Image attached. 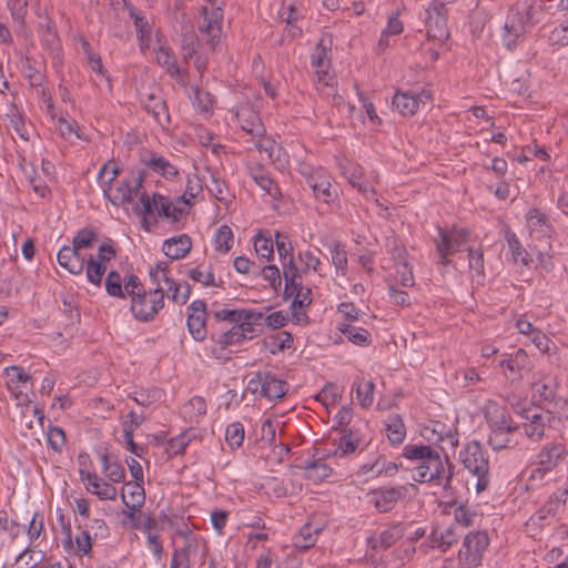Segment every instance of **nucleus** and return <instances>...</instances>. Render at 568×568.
<instances>
[{
  "label": "nucleus",
  "instance_id": "79ce46f5",
  "mask_svg": "<svg viewBox=\"0 0 568 568\" xmlns=\"http://www.w3.org/2000/svg\"><path fill=\"white\" fill-rule=\"evenodd\" d=\"M234 244V234L229 225L219 226L213 235L212 245L215 252L226 254Z\"/></svg>",
  "mask_w": 568,
  "mask_h": 568
},
{
  "label": "nucleus",
  "instance_id": "49530a36",
  "mask_svg": "<svg viewBox=\"0 0 568 568\" xmlns=\"http://www.w3.org/2000/svg\"><path fill=\"white\" fill-rule=\"evenodd\" d=\"M187 275L191 280L201 283L205 287H219L222 285V280L216 277L209 266L199 265L191 268Z\"/></svg>",
  "mask_w": 568,
  "mask_h": 568
},
{
  "label": "nucleus",
  "instance_id": "f3484780",
  "mask_svg": "<svg viewBox=\"0 0 568 568\" xmlns=\"http://www.w3.org/2000/svg\"><path fill=\"white\" fill-rule=\"evenodd\" d=\"M155 54V60L171 77L183 82L185 71L179 67L171 49L164 43L161 37H155V44L151 49Z\"/></svg>",
  "mask_w": 568,
  "mask_h": 568
},
{
  "label": "nucleus",
  "instance_id": "bb28decb",
  "mask_svg": "<svg viewBox=\"0 0 568 568\" xmlns=\"http://www.w3.org/2000/svg\"><path fill=\"white\" fill-rule=\"evenodd\" d=\"M404 496V488L388 487L376 490L371 494V503L375 508L385 513L394 507V505Z\"/></svg>",
  "mask_w": 568,
  "mask_h": 568
},
{
  "label": "nucleus",
  "instance_id": "8fccbe9b",
  "mask_svg": "<svg viewBox=\"0 0 568 568\" xmlns=\"http://www.w3.org/2000/svg\"><path fill=\"white\" fill-rule=\"evenodd\" d=\"M263 344L272 354H277L292 347L293 336L291 333L283 331L276 335L268 336L264 339Z\"/></svg>",
  "mask_w": 568,
  "mask_h": 568
},
{
  "label": "nucleus",
  "instance_id": "b1692460",
  "mask_svg": "<svg viewBox=\"0 0 568 568\" xmlns=\"http://www.w3.org/2000/svg\"><path fill=\"white\" fill-rule=\"evenodd\" d=\"M4 373L7 376V388L12 396L19 403L29 402L28 395L24 393V388H27L31 376L18 366L7 367Z\"/></svg>",
  "mask_w": 568,
  "mask_h": 568
},
{
  "label": "nucleus",
  "instance_id": "c756f323",
  "mask_svg": "<svg viewBox=\"0 0 568 568\" xmlns=\"http://www.w3.org/2000/svg\"><path fill=\"white\" fill-rule=\"evenodd\" d=\"M403 536L400 525L390 526L379 532H374L367 537V544L372 550L386 549Z\"/></svg>",
  "mask_w": 568,
  "mask_h": 568
},
{
  "label": "nucleus",
  "instance_id": "4468645a",
  "mask_svg": "<svg viewBox=\"0 0 568 568\" xmlns=\"http://www.w3.org/2000/svg\"><path fill=\"white\" fill-rule=\"evenodd\" d=\"M489 545V538L485 531L470 532L465 537L459 550V558L468 566L477 567L481 564V557Z\"/></svg>",
  "mask_w": 568,
  "mask_h": 568
},
{
  "label": "nucleus",
  "instance_id": "473e14b6",
  "mask_svg": "<svg viewBox=\"0 0 568 568\" xmlns=\"http://www.w3.org/2000/svg\"><path fill=\"white\" fill-rule=\"evenodd\" d=\"M144 163L150 170L162 175L166 180H175L179 176L178 168L160 154L151 153L144 158Z\"/></svg>",
  "mask_w": 568,
  "mask_h": 568
},
{
  "label": "nucleus",
  "instance_id": "3c124183",
  "mask_svg": "<svg viewBox=\"0 0 568 568\" xmlns=\"http://www.w3.org/2000/svg\"><path fill=\"white\" fill-rule=\"evenodd\" d=\"M295 284L296 285L285 286L286 292L290 295H294L291 305L292 310L308 306L312 303L311 290L303 286L302 280L297 281Z\"/></svg>",
  "mask_w": 568,
  "mask_h": 568
},
{
  "label": "nucleus",
  "instance_id": "603ef678",
  "mask_svg": "<svg viewBox=\"0 0 568 568\" xmlns=\"http://www.w3.org/2000/svg\"><path fill=\"white\" fill-rule=\"evenodd\" d=\"M397 261L396 273L399 278V283L405 287H410L415 283L412 267L406 262L405 251L402 248L397 250V254L394 256Z\"/></svg>",
  "mask_w": 568,
  "mask_h": 568
},
{
  "label": "nucleus",
  "instance_id": "9d476101",
  "mask_svg": "<svg viewBox=\"0 0 568 568\" xmlns=\"http://www.w3.org/2000/svg\"><path fill=\"white\" fill-rule=\"evenodd\" d=\"M115 255L116 250L111 242H105L99 245L97 253L90 254L84 267L88 282L100 287L103 275L108 270V265Z\"/></svg>",
  "mask_w": 568,
  "mask_h": 568
},
{
  "label": "nucleus",
  "instance_id": "864d4df0",
  "mask_svg": "<svg viewBox=\"0 0 568 568\" xmlns=\"http://www.w3.org/2000/svg\"><path fill=\"white\" fill-rule=\"evenodd\" d=\"M374 388L375 385L373 381L361 378L355 385L354 389L356 390L358 403L362 407H369L374 402Z\"/></svg>",
  "mask_w": 568,
  "mask_h": 568
},
{
  "label": "nucleus",
  "instance_id": "ddd939ff",
  "mask_svg": "<svg viewBox=\"0 0 568 568\" xmlns=\"http://www.w3.org/2000/svg\"><path fill=\"white\" fill-rule=\"evenodd\" d=\"M307 186L313 191L314 197L326 204H332L338 199V192L332 186L331 176L323 170L303 172Z\"/></svg>",
  "mask_w": 568,
  "mask_h": 568
},
{
  "label": "nucleus",
  "instance_id": "e433bc0d",
  "mask_svg": "<svg viewBox=\"0 0 568 568\" xmlns=\"http://www.w3.org/2000/svg\"><path fill=\"white\" fill-rule=\"evenodd\" d=\"M102 474L114 484L122 483L125 479V470L121 464L112 459L106 450L99 454Z\"/></svg>",
  "mask_w": 568,
  "mask_h": 568
},
{
  "label": "nucleus",
  "instance_id": "5701e85b",
  "mask_svg": "<svg viewBox=\"0 0 568 568\" xmlns=\"http://www.w3.org/2000/svg\"><path fill=\"white\" fill-rule=\"evenodd\" d=\"M432 100V94L427 91H423L417 94H410L407 92H397L392 101L393 108L400 114L407 116L415 114L420 104H425Z\"/></svg>",
  "mask_w": 568,
  "mask_h": 568
},
{
  "label": "nucleus",
  "instance_id": "a18cd8bd",
  "mask_svg": "<svg viewBox=\"0 0 568 568\" xmlns=\"http://www.w3.org/2000/svg\"><path fill=\"white\" fill-rule=\"evenodd\" d=\"M181 413L191 423H199L206 414V402L201 396H194L183 405Z\"/></svg>",
  "mask_w": 568,
  "mask_h": 568
},
{
  "label": "nucleus",
  "instance_id": "aec40b11",
  "mask_svg": "<svg viewBox=\"0 0 568 568\" xmlns=\"http://www.w3.org/2000/svg\"><path fill=\"white\" fill-rule=\"evenodd\" d=\"M80 479L85 489L101 500H114L118 491L111 484L102 480L94 471L80 468Z\"/></svg>",
  "mask_w": 568,
  "mask_h": 568
},
{
  "label": "nucleus",
  "instance_id": "39448f33",
  "mask_svg": "<svg viewBox=\"0 0 568 568\" xmlns=\"http://www.w3.org/2000/svg\"><path fill=\"white\" fill-rule=\"evenodd\" d=\"M187 206L176 202H170L163 195L153 193L150 196L142 185L139 193L135 196V201L132 203V211L140 216H143V221L146 223L149 216L158 214L159 216L171 219L176 221L183 213L187 211Z\"/></svg>",
  "mask_w": 568,
  "mask_h": 568
},
{
  "label": "nucleus",
  "instance_id": "c85d7f7f",
  "mask_svg": "<svg viewBox=\"0 0 568 568\" xmlns=\"http://www.w3.org/2000/svg\"><path fill=\"white\" fill-rule=\"evenodd\" d=\"M234 118L241 129L252 136L260 138L265 132L261 119L250 108H241L236 111Z\"/></svg>",
  "mask_w": 568,
  "mask_h": 568
},
{
  "label": "nucleus",
  "instance_id": "338daca9",
  "mask_svg": "<svg viewBox=\"0 0 568 568\" xmlns=\"http://www.w3.org/2000/svg\"><path fill=\"white\" fill-rule=\"evenodd\" d=\"M207 191L219 201L225 202L227 200V189L225 183L217 176L216 173L210 172V183L206 185Z\"/></svg>",
  "mask_w": 568,
  "mask_h": 568
},
{
  "label": "nucleus",
  "instance_id": "dca6fc26",
  "mask_svg": "<svg viewBox=\"0 0 568 568\" xmlns=\"http://www.w3.org/2000/svg\"><path fill=\"white\" fill-rule=\"evenodd\" d=\"M427 34L439 42L448 39L447 12L443 3L432 2L427 9Z\"/></svg>",
  "mask_w": 568,
  "mask_h": 568
},
{
  "label": "nucleus",
  "instance_id": "0e129e2a",
  "mask_svg": "<svg viewBox=\"0 0 568 568\" xmlns=\"http://www.w3.org/2000/svg\"><path fill=\"white\" fill-rule=\"evenodd\" d=\"M192 103L199 112L207 114L212 111L214 101L209 92L196 88L193 90Z\"/></svg>",
  "mask_w": 568,
  "mask_h": 568
},
{
  "label": "nucleus",
  "instance_id": "4d7b16f0",
  "mask_svg": "<svg viewBox=\"0 0 568 568\" xmlns=\"http://www.w3.org/2000/svg\"><path fill=\"white\" fill-rule=\"evenodd\" d=\"M98 235L91 229H82L73 237L72 243L79 248L89 253L97 246Z\"/></svg>",
  "mask_w": 568,
  "mask_h": 568
},
{
  "label": "nucleus",
  "instance_id": "09e8293b",
  "mask_svg": "<svg viewBox=\"0 0 568 568\" xmlns=\"http://www.w3.org/2000/svg\"><path fill=\"white\" fill-rule=\"evenodd\" d=\"M333 469L323 460L316 459L304 467V475L313 483H322L331 477Z\"/></svg>",
  "mask_w": 568,
  "mask_h": 568
},
{
  "label": "nucleus",
  "instance_id": "69168bd1",
  "mask_svg": "<svg viewBox=\"0 0 568 568\" xmlns=\"http://www.w3.org/2000/svg\"><path fill=\"white\" fill-rule=\"evenodd\" d=\"M386 435L392 444H400L406 435L405 426L398 417L389 418L386 425Z\"/></svg>",
  "mask_w": 568,
  "mask_h": 568
},
{
  "label": "nucleus",
  "instance_id": "393cba45",
  "mask_svg": "<svg viewBox=\"0 0 568 568\" xmlns=\"http://www.w3.org/2000/svg\"><path fill=\"white\" fill-rule=\"evenodd\" d=\"M526 229L532 239L548 237L552 232L548 217L538 209H530L526 213Z\"/></svg>",
  "mask_w": 568,
  "mask_h": 568
},
{
  "label": "nucleus",
  "instance_id": "20e7f679",
  "mask_svg": "<svg viewBox=\"0 0 568 568\" xmlns=\"http://www.w3.org/2000/svg\"><path fill=\"white\" fill-rule=\"evenodd\" d=\"M566 455V447L552 443L542 446L527 469L528 487L534 489L554 480V474Z\"/></svg>",
  "mask_w": 568,
  "mask_h": 568
},
{
  "label": "nucleus",
  "instance_id": "4be33fe9",
  "mask_svg": "<svg viewBox=\"0 0 568 568\" xmlns=\"http://www.w3.org/2000/svg\"><path fill=\"white\" fill-rule=\"evenodd\" d=\"M263 312L256 308H241L235 327L243 341L257 336V326L262 324Z\"/></svg>",
  "mask_w": 568,
  "mask_h": 568
},
{
  "label": "nucleus",
  "instance_id": "2f4dec72",
  "mask_svg": "<svg viewBox=\"0 0 568 568\" xmlns=\"http://www.w3.org/2000/svg\"><path fill=\"white\" fill-rule=\"evenodd\" d=\"M557 383L549 375H536L531 384L532 397L538 402H551L556 395Z\"/></svg>",
  "mask_w": 568,
  "mask_h": 568
},
{
  "label": "nucleus",
  "instance_id": "7ed1b4c3",
  "mask_svg": "<svg viewBox=\"0 0 568 568\" xmlns=\"http://www.w3.org/2000/svg\"><path fill=\"white\" fill-rule=\"evenodd\" d=\"M124 290L131 298V311L140 321L151 320L164 306V294L162 288H154L145 292L135 275L125 277Z\"/></svg>",
  "mask_w": 568,
  "mask_h": 568
},
{
  "label": "nucleus",
  "instance_id": "052dcab7",
  "mask_svg": "<svg viewBox=\"0 0 568 568\" xmlns=\"http://www.w3.org/2000/svg\"><path fill=\"white\" fill-rule=\"evenodd\" d=\"M169 297L182 305L185 304L190 297V286L187 283H176L172 281L166 287L165 291Z\"/></svg>",
  "mask_w": 568,
  "mask_h": 568
},
{
  "label": "nucleus",
  "instance_id": "1a4fd4ad",
  "mask_svg": "<svg viewBox=\"0 0 568 568\" xmlns=\"http://www.w3.org/2000/svg\"><path fill=\"white\" fill-rule=\"evenodd\" d=\"M331 37H322L311 57V64L314 70L316 85L318 88L333 85L334 82V75L331 71Z\"/></svg>",
  "mask_w": 568,
  "mask_h": 568
},
{
  "label": "nucleus",
  "instance_id": "0eeeda50",
  "mask_svg": "<svg viewBox=\"0 0 568 568\" xmlns=\"http://www.w3.org/2000/svg\"><path fill=\"white\" fill-rule=\"evenodd\" d=\"M223 9L221 6H203L197 19V30L206 44L215 50L223 34Z\"/></svg>",
  "mask_w": 568,
  "mask_h": 568
},
{
  "label": "nucleus",
  "instance_id": "c03bdc74",
  "mask_svg": "<svg viewBox=\"0 0 568 568\" xmlns=\"http://www.w3.org/2000/svg\"><path fill=\"white\" fill-rule=\"evenodd\" d=\"M288 390L287 384L275 377L270 373H265L264 376V392L263 397L267 399H278L282 398Z\"/></svg>",
  "mask_w": 568,
  "mask_h": 568
},
{
  "label": "nucleus",
  "instance_id": "9b49d317",
  "mask_svg": "<svg viewBox=\"0 0 568 568\" xmlns=\"http://www.w3.org/2000/svg\"><path fill=\"white\" fill-rule=\"evenodd\" d=\"M469 232L466 229H454L444 231L438 229V240L436 241V254L442 265L447 266L452 263L450 256L467 243Z\"/></svg>",
  "mask_w": 568,
  "mask_h": 568
},
{
  "label": "nucleus",
  "instance_id": "412c9836",
  "mask_svg": "<svg viewBox=\"0 0 568 568\" xmlns=\"http://www.w3.org/2000/svg\"><path fill=\"white\" fill-rule=\"evenodd\" d=\"M180 45L183 53V59L187 60L194 57L195 69L200 74H202L206 70V60L201 55H197V48L200 47V43L192 26L182 27Z\"/></svg>",
  "mask_w": 568,
  "mask_h": 568
},
{
  "label": "nucleus",
  "instance_id": "2eb2a0df",
  "mask_svg": "<svg viewBox=\"0 0 568 568\" xmlns=\"http://www.w3.org/2000/svg\"><path fill=\"white\" fill-rule=\"evenodd\" d=\"M464 467L473 475H483L489 471V462L486 453L478 442H470L459 453Z\"/></svg>",
  "mask_w": 568,
  "mask_h": 568
},
{
  "label": "nucleus",
  "instance_id": "e2e57ef3",
  "mask_svg": "<svg viewBox=\"0 0 568 568\" xmlns=\"http://www.w3.org/2000/svg\"><path fill=\"white\" fill-rule=\"evenodd\" d=\"M403 30H404L403 22L396 16L389 17L387 24L382 32V36H381V39L378 42V47H381L383 49L388 47V44H389L388 38L390 36L400 34L403 32Z\"/></svg>",
  "mask_w": 568,
  "mask_h": 568
},
{
  "label": "nucleus",
  "instance_id": "de8ad7c7",
  "mask_svg": "<svg viewBox=\"0 0 568 568\" xmlns=\"http://www.w3.org/2000/svg\"><path fill=\"white\" fill-rule=\"evenodd\" d=\"M7 7L13 22L18 27V32L26 37L27 30L24 21L28 13V0H7Z\"/></svg>",
  "mask_w": 568,
  "mask_h": 568
},
{
  "label": "nucleus",
  "instance_id": "f8f14e48",
  "mask_svg": "<svg viewBox=\"0 0 568 568\" xmlns=\"http://www.w3.org/2000/svg\"><path fill=\"white\" fill-rule=\"evenodd\" d=\"M520 415L525 419L523 423L525 435L534 442H539L544 437L547 427L554 419L550 410L539 407L524 409Z\"/></svg>",
  "mask_w": 568,
  "mask_h": 568
},
{
  "label": "nucleus",
  "instance_id": "a878e982",
  "mask_svg": "<svg viewBox=\"0 0 568 568\" xmlns=\"http://www.w3.org/2000/svg\"><path fill=\"white\" fill-rule=\"evenodd\" d=\"M484 415L489 429L499 427H517L513 423L507 409L496 402H488L485 404Z\"/></svg>",
  "mask_w": 568,
  "mask_h": 568
},
{
  "label": "nucleus",
  "instance_id": "4c0bfd02",
  "mask_svg": "<svg viewBox=\"0 0 568 568\" xmlns=\"http://www.w3.org/2000/svg\"><path fill=\"white\" fill-rule=\"evenodd\" d=\"M516 430L517 427L493 428L488 436V443L494 450L513 447L517 444L513 438Z\"/></svg>",
  "mask_w": 568,
  "mask_h": 568
},
{
  "label": "nucleus",
  "instance_id": "680f3d73",
  "mask_svg": "<svg viewBox=\"0 0 568 568\" xmlns=\"http://www.w3.org/2000/svg\"><path fill=\"white\" fill-rule=\"evenodd\" d=\"M281 263L285 286L296 285L295 283L302 280V277L298 267L295 265L294 255L281 258Z\"/></svg>",
  "mask_w": 568,
  "mask_h": 568
},
{
  "label": "nucleus",
  "instance_id": "6e6d98bb",
  "mask_svg": "<svg viewBox=\"0 0 568 568\" xmlns=\"http://www.w3.org/2000/svg\"><path fill=\"white\" fill-rule=\"evenodd\" d=\"M124 282L125 278L122 280L121 275L118 272L110 271L105 278L106 293L114 297H128V293L124 290Z\"/></svg>",
  "mask_w": 568,
  "mask_h": 568
},
{
  "label": "nucleus",
  "instance_id": "ea45409f",
  "mask_svg": "<svg viewBox=\"0 0 568 568\" xmlns=\"http://www.w3.org/2000/svg\"><path fill=\"white\" fill-rule=\"evenodd\" d=\"M203 194V182L196 173H190L186 179L185 192L179 197L184 206L192 205Z\"/></svg>",
  "mask_w": 568,
  "mask_h": 568
},
{
  "label": "nucleus",
  "instance_id": "bf43d9fd",
  "mask_svg": "<svg viewBox=\"0 0 568 568\" xmlns=\"http://www.w3.org/2000/svg\"><path fill=\"white\" fill-rule=\"evenodd\" d=\"M244 426L240 422L230 424L225 429V442L231 449L241 447L244 440Z\"/></svg>",
  "mask_w": 568,
  "mask_h": 568
},
{
  "label": "nucleus",
  "instance_id": "72a5a7b5",
  "mask_svg": "<svg viewBox=\"0 0 568 568\" xmlns=\"http://www.w3.org/2000/svg\"><path fill=\"white\" fill-rule=\"evenodd\" d=\"M505 239L508 244L510 258L513 263L516 265L529 267L532 263V257L527 252V250L521 245L517 235L513 231L507 230L505 232Z\"/></svg>",
  "mask_w": 568,
  "mask_h": 568
},
{
  "label": "nucleus",
  "instance_id": "13d9d810",
  "mask_svg": "<svg viewBox=\"0 0 568 568\" xmlns=\"http://www.w3.org/2000/svg\"><path fill=\"white\" fill-rule=\"evenodd\" d=\"M150 276L152 281L156 284V288H162L163 292L165 287L173 281L169 276V264L166 262H158L150 268Z\"/></svg>",
  "mask_w": 568,
  "mask_h": 568
},
{
  "label": "nucleus",
  "instance_id": "cd10ccee",
  "mask_svg": "<svg viewBox=\"0 0 568 568\" xmlns=\"http://www.w3.org/2000/svg\"><path fill=\"white\" fill-rule=\"evenodd\" d=\"M192 248V240L186 234H180L166 239L163 242L162 251L171 260L184 258Z\"/></svg>",
  "mask_w": 568,
  "mask_h": 568
},
{
  "label": "nucleus",
  "instance_id": "c9c22d12",
  "mask_svg": "<svg viewBox=\"0 0 568 568\" xmlns=\"http://www.w3.org/2000/svg\"><path fill=\"white\" fill-rule=\"evenodd\" d=\"M143 481L125 483L122 488V500L131 510L142 507L145 500V493L142 486Z\"/></svg>",
  "mask_w": 568,
  "mask_h": 568
},
{
  "label": "nucleus",
  "instance_id": "774afa93",
  "mask_svg": "<svg viewBox=\"0 0 568 568\" xmlns=\"http://www.w3.org/2000/svg\"><path fill=\"white\" fill-rule=\"evenodd\" d=\"M256 148L261 153L266 154V159L271 162H280L281 163V148L270 139H263L256 142Z\"/></svg>",
  "mask_w": 568,
  "mask_h": 568
},
{
  "label": "nucleus",
  "instance_id": "6e6552de",
  "mask_svg": "<svg viewBox=\"0 0 568 568\" xmlns=\"http://www.w3.org/2000/svg\"><path fill=\"white\" fill-rule=\"evenodd\" d=\"M341 174L347 180L349 185L355 189L365 200L379 205L374 185L378 182L377 175L367 178L361 165L353 162L339 164Z\"/></svg>",
  "mask_w": 568,
  "mask_h": 568
},
{
  "label": "nucleus",
  "instance_id": "37998d69",
  "mask_svg": "<svg viewBox=\"0 0 568 568\" xmlns=\"http://www.w3.org/2000/svg\"><path fill=\"white\" fill-rule=\"evenodd\" d=\"M7 125L12 129L22 140L28 141L30 136V128L26 123L22 113L16 108L10 106L6 113Z\"/></svg>",
  "mask_w": 568,
  "mask_h": 568
},
{
  "label": "nucleus",
  "instance_id": "f257e3e1",
  "mask_svg": "<svg viewBox=\"0 0 568 568\" xmlns=\"http://www.w3.org/2000/svg\"><path fill=\"white\" fill-rule=\"evenodd\" d=\"M403 456L418 463L413 468L412 477L415 481L442 486L446 493L452 490L455 467L447 453L442 457L430 446L410 444L403 448Z\"/></svg>",
  "mask_w": 568,
  "mask_h": 568
},
{
  "label": "nucleus",
  "instance_id": "a19ab883",
  "mask_svg": "<svg viewBox=\"0 0 568 568\" xmlns=\"http://www.w3.org/2000/svg\"><path fill=\"white\" fill-rule=\"evenodd\" d=\"M337 329L353 344L364 346L371 343V334L367 329L357 327L347 322L337 324Z\"/></svg>",
  "mask_w": 568,
  "mask_h": 568
},
{
  "label": "nucleus",
  "instance_id": "a211bd4d",
  "mask_svg": "<svg viewBox=\"0 0 568 568\" xmlns=\"http://www.w3.org/2000/svg\"><path fill=\"white\" fill-rule=\"evenodd\" d=\"M91 253L79 250L73 243L71 246H63L58 252V263L73 275H80Z\"/></svg>",
  "mask_w": 568,
  "mask_h": 568
},
{
  "label": "nucleus",
  "instance_id": "7c9ffc66",
  "mask_svg": "<svg viewBox=\"0 0 568 568\" xmlns=\"http://www.w3.org/2000/svg\"><path fill=\"white\" fill-rule=\"evenodd\" d=\"M131 16L134 19L140 49L142 52H145L155 44V37H161V34L152 32L149 21L140 12L132 11Z\"/></svg>",
  "mask_w": 568,
  "mask_h": 568
},
{
  "label": "nucleus",
  "instance_id": "423d86ee",
  "mask_svg": "<svg viewBox=\"0 0 568 568\" xmlns=\"http://www.w3.org/2000/svg\"><path fill=\"white\" fill-rule=\"evenodd\" d=\"M419 434L427 443L438 446L443 453L454 452L459 444L458 429L455 423L427 420L420 426Z\"/></svg>",
  "mask_w": 568,
  "mask_h": 568
},
{
  "label": "nucleus",
  "instance_id": "6ab92c4d",
  "mask_svg": "<svg viewBox=\"0 0 568 568\" xmlns=\"http://www.w3.org/2000/svg\"><path fill=\"white\" fill-rule=\"evenodd\" d=\"M186 324L195 341H204L206 332V307L203 301H193L187 307Z\"/></svg>",
  "mask_w": 568,
  "mask_h": 568
},
{
  "label": "nucleus",
  "instance_id": "58836bf2",
  "mask_svg": "<svg viewBox=\"0 0 568 568\" xmlns=\"http://www.w3.org/2000/svg\"><path fill=\"white\" fill-rule=\"evenodd\" d=\"M322 528L312 523H306L293 538V545L297 549H307L315 545Z\"/></svg>",
  "mask_w": 568,
  "mask_h": 568
},
{
  "label": "nucleus",
  "instance_id": "f03ea898",
  "mask_svg": "<svg viewBox=\"0 0 568 568\" xmlns=\"http://www.w3.org/2000/svg\"><path fill=\"white\" fill-rule=\"evenodd\" d=\"M119 174V166L113 161H108L102 165L98 174V183L102 189L103 195L114 205L132 204L139 193L143 178L133 175L122 180L115 187L112 183Z\"/></svg>",
  "mask_w": 568,
  "mask_h": 568
},
{
  "label": "nucleus",
  "instance_id": "5fc2aeb1",
  "mask_svg": "<svg viewBox=\"0 0 568 568\" xmlns=\"http://www.w3.org/2000/svg\"><path fill=\"white\" fill-rule=\"evenodd\" d=\"M252 178L271 197L277 199L281 195L278 186L262 168L253 170Z\"/></svg>",
  "mask_w": 568,
  "mask_h": 568
},
{
  "label": "nucleus",
  "instance_id": "f704fd0d",
  "mask_svg": "<svg viewBox=\"0 0 568 568\" xmlns=\"http://www.w3.org/2000/svg\"><path fill=\"white\" fill-rule=\"evenodd\" d=\"M57 130L60 135L69 141L70 143H75L77 141H90V134L82 129L75 121L60 118L57 122Z\"/></svg>",
  "mask_w": 568,
  "mask_h": 568
}]
</instances>
